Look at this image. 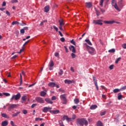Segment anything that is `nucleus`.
<instances>
[{
	"mask_svg": "<svg viewBox=\"0 0 126 126\" xmlns=\"http://www.w3.org/2000/svg\"><path fill=\"white\" fill-rule=\"evenodd\" d=\"M18 24H19V22H17V21H13L12 23V25H18Z\"/></svg>",
	"mask_w": 126,
	"mask_h": 126,
	"instance_id": "473e14b6",
	"label": "nucleus"
},
{
	"mask_svg": "<svg viewBox=\"0 0 126 126\" xmlns=\"http://www.w3.org/2000/svg\"><path fill=\"white\" fill-rule=\"evenodd\" d=\"M21 97V94L20 93H18L16 95H13L11 98L10 100L11 101H12V100H19Z\"/></svg>",
	"mask_w": 126,
	"mask_h": 126,
	"instance_id": "f03ea898",
	"label": "nucleus"
},
{
	"mask_svg": "<svg viewBox=\"0 0 126 126\" xmlns=\"http://www.w3.org/2000/svg\"><path fill=\"white\" fill-rule=\"evenodd\" d=\"M6 14H7L8 16H10V13L7 10L6 11Z\"/></svg>",
	"mask_w": 126,
	"mask_h": 126,
	"instance_id": "603ef678",
	"label": "nucleus"
},
{
	"mask_svg": "<svg viewBox=\"0 0 126 126\" xmlns=\"http://www.w3.org/2000/svg\"><path fill=\"white\" fill-rule=\"evenodd\" d=\"M59 90L60 92H63V93H64V90H63L62 89H60Z\"/></svg>",
	"mask_w": 126,
	"mask_h": 126,
	"instance_id": "0e129e2a",
	"label": "nucleus"
},
{
	"mask_svg": "<svg viewBox=\"0 0 126 126\" xmlns=\"http://www.w3.org/2000/svg\"><path fill=\"white\" fill-rule=\"evenodd\" d=\"M115 52H116V50L114 48L108 51V53H115Z\"/></svg>",
	"mask_w": 126,
	"mask_h": 126,
	"instance_id": "2f4dec72",
	"label": "nucleus"
},
{
	"mask_svg": "<svg viewBox=\"0 0 126 126\" xmlns=\"http://www.w3.org/2000/svg\"><path fill=\"white\" fill-rule=\"evenodd\" d=\"M122 47H123V49H126V44L125 43V44H123Z\"/></svg>",
	"mask_w": 126,
	"mask_h": 126,
	"instance_id": "bf43d9fd",
	"label": "nucleus"
},
{
	"mask_svg": "<svg viewBox=\"0 0 126 126\" xmlns=\"http://www.w3.org/2000/svg\"><path fill=\"white\" fill-rule=\"evenodd\" d=\"M118 4L120 7H123L124 6V5H123V0L119 1Z\"/></svg>",
	"mask_w": 126,
	"mask_h": 126,
	"instance_id": "4be33fe9",
	"label": "nucleus"
},
{
	"mask_svg": "<svg viewBox=\"0 0 126 126\" xmlns=\"http://www.w3.org/2000/svg\"><path fill=\"white\" fill-rule=\"evenodd\" d=\"M109 68L110 69H113L114 68V65H111L110 66H109Z\"/></svg>",
	"mask_w": 126,
	"mask_h": 126,
	"instance_id": "e2e57ef3",
	"label": "nucleus"
},
{
	"mask_svg": "<svg viewBox=\"0 0 126 126\" xmlns=\"http://www.w3.org/2000/svg\"><path fill=\"white\" fill-rule=\"evenodd\" d=\"M63 119L64 120H66L67 122H72V121H73V119L72 118H68L66 115L63 116Z\"/></svg>",
	"mask_w": 126,
	"mask_h": 126,
	"instance_id": "9b49d317",
	"label": "nucleus"
},
{
	"mask_svg": "<svg viewBox=\"0 0 126 126\" xmlns=\"http://www.w3.org/2000/svg\"><path fill=\"white\" fill-rule=\"evenodd\" d=\"M45 100L46 102H47V103H48V104H53V101H52L51 99H50L49 98H45Z\"/></svg>",
	"mask_w": 126,
	"mask_h": 126,
	"instance_id": "dca6fc26",
	"label": "nucleus"
},
{
	"mask_svg": "<svg viewBox=\"0 0 126 126\" xmlns=\"http://www.w3.org/2000/svg\"><path fill=\"white\" fill-rule=\"evenodd\" d=\"M35 100L38 103H40V104H44V103H45V100H44V99H43L42 97H36Z\"/></svg>",
	"mask_w": 126,
	"mask_h": 126,
	"instance_id": "0eeeda50",
	"label": "nucleus"
},
{
	"mask_svg": "<svg viewBox=\"0 0 126 126\" xmlns=\"http://www.w3.org/2000/svg\"><path fill=\"white\" fill-rule=\"evenodd\" d=\"M51 100H57V97L56 96L54 95L52 97Z\"/></svg>",
	"mask_w": 126,
	"mask_h": 126,
	"instance_id": "8fccbe9b",
	"label": "nucleus"
},
{
	"mask_svg": "<svg viewBox=\"0 0 126 126\" xmlns=\"http://www.w3.org/2000/svg\"><path fill=\"white\" fill-rule=\"evenodd\" d=\"M5 5H6V2H5V1H3L2 4V6H5Z\"/></svg>",
	"mask_w": 126,
	"mask_h": 126,
	"instance_id": "052dcab7",
	"label": "nucleus"
},
{
	"mask_svg": "<svg viewBox=\"0 0 126 126\" xmlns=\"http://www.w3.org/2000/svg\"><path fill=\"white\" fill-rule=\"evenodd\" d=\"M71 44H73V45H75V42L74 41V40L73 39H72L71 40Z\"/></svg>",
	"mask_w": 126,
	"mask_h": 126,
	"instance_id": "13d9d810",
	"label": "nucleus"
},
{
	"mask_svg": "<svg viewBox=\"0 0 126 126\" xmlns=\"http://www.w3.org/2000/svg\"><path fill=\"white\" fill-rule=\"evenodd\" d=\"M69 49L70 51H71V52H72V53H76V50H75V48H74V46H73V45H71L69 47Z\"/></svg>",
	"mask_w": 126,
	"mask_h": 126,
	"instance_id": "f8f14e48",
	"label": "nucleus"
},
{
	"mask_svg": "<svg viewBox=\"0 0 126 126\" xmlns=\"http://www.w3.org/2000/svg\"><path fill=\"white\" fill-rule=\"evenodd\" d=\"M85 42H86L90 46H92V43H91L90 40H89V39H86Z\"/></svg>",
	"mask_w": 126,
	"mask_h": 126,
	"instance_id": "c756f323",
	"label": "nucleus"
},
{
	"mask_svg": "<svg viewBox=\"0 0 126 126\" xmlns=\"http://www.w3.org/2000/svg\"><path fill=\"white\" fill-rule=\"evenodd\" d=\"M93 79H94V85L98 91L99 90V87H98V84L97 83V80H96V77L93 76Z\"/></svg>",
	"mask_w": 126,
	"mask_h": 126,
	"instance_id": "9d476101",
	"label": "nucleus"
},
{
	"mask_svg": "<svg viewBox=\"0 0 126 126\" xmlns=\"http://www.w3.org/2000/svg\"><path fill=\"white\" fill-rule=\"evenodd\" d=\"M59 29L61 31H63V28H64V23H63V21L62 19L59 20Z\"/></svg>",
	"mask_w": 126,
	"mask_h": 126,
	"instance_id": "39448f33",
	"label": "nucleus"
},
{
	"mask_svg": "<svg viewBox=\"0 0 126 126\" xmlns=\"http://www.w3.org/2000/svg\"><path fill=\"white\" fill-rule=\"evenodd\" d=\"M40 95H41V96H42V97H45V96H46V95H47V93H46V92H45L44 91H42L40 93Z\"/></svg>",
	"mask_w": 126,
	"mask_h": 126,
	"instance_id": "5701e85b",
	"label": "nucleus"
},
{
	"mask_svg": "<svg viewBox=\"0 0 126 126\" xmlns=\"http://www.w3.org/2000/svg\"><path fill=\"white\" fill-rule=\"evenodd\" d=\"M1 115L3 118H5L6 119H8V118H9L8 116L7 115L5 114V113H1Z\"/></svg>",
	"mask_w": 126,
	"mask_h": 126,
	"instance_id": "bb28decb",
	"label": "nucleus"
},
{
	"mask_svg": "<svg viewBox=\"0 0 126 126\" xmlns=\"http://www.w3.org/2000/svg\"><path fill=\"white\" fill-rule=\"evenodd\" d=\"M105 24H114L115 21H104Z\"/></svg>",
	"mask_w": 126,
	"mask_h": 126,
	"instance_id": "ddd939ff",
	"label": "nucleus"
},
{
	"mask_svg": "<svg viewBox=\"0 0 126 126\" xmlns=\"http://www.w3.org/2000/svg\"><path fill=\"white\" fill-rule=\"evenodd\" d=\"M126 86H125L120 89V91H123L124 90H126Z\"/></svg>",
	"mask_w": 126,
	"mask_h": 126,
	"instance_id": "a19ab883",
	"label": "nucleus"
},
{
	"mask_svg": "<svg viewBox=\"0 0 126 126\" xmlns=\"http://www.w3.org/2000/svg\"><path fill=\"white\" fill-rule=\"evenodd\" d=\"M112 4L113 6H114V8L116 9V10H118V11H121V8H120L117 4V1H116V0H112Z\"/></svg>",
	"mask_w": 126,
	"mask_h": 126,
	"instance_id": "7ed1b4c3",
	"label": "nucleus"
},
{
	"mask_svg": "<svg viewBox=\"0 0 126 126\" xmlns=\"http://www.w3.org/2000/svg\"><path fill=\"white\" fill-rule=\"evenodd\" d=\"M120 91H121V90L119 89H115L113 90L114 93H118V92H120Z\"/></svg>",
	"mask_w": 126,
	"mask_h": 126,
	"instance_id": "7c9ffc66",
	"label": "nucleus"
},
{
	"mask_svg": "<svg viewBox=\"0 0 126 126\" xmlns=\"http://www.w3.org/2000/svg\"><path fill=\"white\" fill-rule=\"evenodd\" d=\"M14 108H16V104H9L8 110L10 111H12V110H13Z\"/></svg>",
	"mask_w": 126,
	"mask_h": 126,
	"instance_id": "6e6552de",
	"label": "nucleus"
},
{
	"mask_svg": "<svg viewBox=\"0 0 126 126\" xmlns=\"http://www.w3.org/2000/svg\"><path fill=\"white\" fill-rule=\"evenodd\" d=\"M63 102V104H66L67 103V100H66V98H65L63 100H62Z\"/></svg>",
	"mask_w": 126,
	"mask_h": 126,
	"instance_id": "37998d69",
	"label": "nucleus"
},
{
	"mask_svg": "<svg viewBox=\"0 0 126 126\" xmlns=\"http://www.w3.org/2000/svg\"><path fill=\"white\" fill-rule=\"evenodd\" d=\"M121 60H122V58L121 57L118 58L115 61V63H119V62H120V61H121Z\"/></svg>",
	"mask_w": 126,
	"mask_h": 126,
	"instance_id": "e433bc0d",
	"label": "nucleus"
},
{
	"mask_svg": "<svg viewBox=\"0 0 126 126\" xmlns=\"http://www.w3.org/2000/svg\"><path fill=\"white\" fill-rule=\"evenodd\" d=\"M55 56L56 57V58H59L60 57V54L59 53L56 52L55 53Z\"/></svg>",
	"mask_w": 126,
	"mask_h": 126,
	"instance_id": "79ce46f5",
	"label": "nucleus"
},
{
	"mask_svg": "<svg viewBox=\"0 0 126 126\" xmlns=\"http://www.w3.org/2000/svg\"><path fill=\"white\" fill-rule=\"evenodd\" d=\"M22 112L24 114V115H26V114H27V110H23L22 111Z\"/></svg>",
	"mask_w": 126,
	"mask_h": 126,
	"instance_id": "3c124183",
	"label": "nucleus"
},
{
	"mask_svg": "<svg viewBox=\"0 0 126 126\" xmlns=\"http://www.w3.org/2000/svg\"><path fill=\"white\" fill-rule=\"evenodd\" d=\"M1 125L2 126H7V125H8V123L7 122V121H5L2 122Z\"/></svg>",
	"mask_w": 126,
	"mask_h": 126,
	"instance_id": "b1692460",
	"label": "nucleus"
},
{
	"mask_svg": "<svg viewBox=\"0 0 126 126\" xmlns=\"http://www.w3.org/2000/svg\"><path fill=\"white\" fill-rule=\"evenodd\" d=\"M50 112L51 114H59V113H60V110H50Z\"/></svg>",
	"mask_w": 126,
	"mask_h": 126,
	"instance_id": "4468645a",
	"label": "nucleus"
},
{
	"mask_svg": "<svg viewBox=\"0 0 126 126\" xmlns=\"http://www.w3.org/2000/svg\"><path fill=\"white\" fill-rule=\"evenodd\" d=\"M71 57L72 59H75V57H76V55L74 54V53H72L71 54Z\"/></svg>",
	"mask_w": 126,
	"mask_h": 126,
	"instance_id": "de8ad7c7",
	"label": "nucleus"
},
{
	"mask_svg": "<svg viewBox=\"0 0 126 126\" xmlns=\"http://www.w3.org/2000/svg\"><path fill=\"white\" fill-rule=\"evenodd\" d=\"M50 110H52V107H44L42 110L43 113H47L49 112Z\"/></svg>",
	"mask_w": 126,
	"mask_h": 126,
	"instance_id": "1a4fd4ad",
	"label": "nucleus"
},
{
	"mask_svg": "<svg viewBox=\"0 0 126 126\" xmlns=\"http://www.w3.org/2000/svg\"><path fill=\"white\" fill-rule=\"evenodd\" d=\"M36 106H37V104H36V103H33V104L32 105V108H35V107H36Z\"/></svg>",
	"mask_w": 126,
	"mask_h": 126,
	"instance_id": "6e6d98bb",
	"label": "nucleus"
},
{
	"mask_svg": "<svg viewBox=\"0 0 126 126\" xmlns=\"http://www.w3.org/2000/svg\"><path fill=\"white\" fill-rule=\"evenodd\" d=\"M103 2H104V0H100V3H99V5H100L101 6H103Z\"/></svg>",
	"mask_w": 126,
	"mask_h": 126,
	"instance_id": "49530a36",
	"label": "nucleus"
},
{
	"mask_svg": "<svg viewBox=\"0 0 126 126\" xmlns=\"http://www.w3.org/2000/svg\"><path fill=\"white\" fill-rule=\"evenodd\" d=\"M103 20H94L93 21V24H94V25H103Z\"/></svg>",
	"mask_w": 126,
	"mask_h": 126,
	"instance_id": "20e7f679",
	"label": "nucleus"
},
{
	"mask_svg": "<svg viewBox=\"0 0 126 126\" xmlns=\"http://www.w3.org/2000/svg\"><path fill=\"white\" fill-rule=\"evenodd\" d=\"M3 95H4L6 97H8L9 96H10V94L7 93H3Z\"/></svg>",
	"mask_w": 126,
	"mask_h": 126,
	"instance_id": "72a5a7b5",
	"label": "nucleus"
},
{
	"mask_svg": "<svg viewBox=\"0 0 126 126\" xmlns=\"http://www.w3.org/2000/svg\"><path fill=\"white\" fill-rule=\"evenodd\" d=\"M28 28L27 27H25L24 29L21 30L20 32H24L25 30H27Z\"/></svg>",
	"mask_w": 126,
	"mask_h": 126,
	"instance_id": "c03bdc74",
	"label": "nucleus"
},
{
	"mask_svg": "<svg viewBox=\"0 0 126 126\" xmlns=\"http://www.w3.org/2000/svg\"><path fill=\"white\" fill-rule=\"evenodd\" d=\"M10 124H11V126H15L14 125V123H13V121H11V122H10Z\"/></svg>",
	"mask_w": 126,
	"mask_h": 126,
	"instance_id": "69168bd1",
	"label": "nucleus"
},
{
	"mask_svg": "<svg viewBox=\"0 0 126 126\" xmlns=\"http://www.w3.org/2000/svg\"><path fill=\"white\" fill-rule=\"evenodd\" d=\"M100 11H101V12H102V13H104V12H105V10L102 8H100Z\"/></svg>",
	"mask_w": 126,
	"mask_h": 126,
	"instance_id": "338daca9",
	"label": "nucleus"
},
{
	"mask_svg": "<svg viewBox=\"0 0 126 126\" xmlns=\"http://www.w3.org/2000/svg\"><path fill=\"white\" fill-rule=\"evenodd\" d=\"M85 45L87 46V48L88 50L89 54H91V55H92V54H94V52H95V49L93 48L92 47L88 46L87 44H86Z\"/></svg>",
	"mask_w": 126,
	"mask_h": 126,
	"instance_id": "423d86ee",
	"label": "nucleus"
},
{
	"mask_svg": "<svg viewBox=\"0 0 126 126\" xmlns=\"http://www.w3.org/2000/svg\"><path fill=\"white\" fill-rule=\"evenodd\" d=\"M64 83H65V84H71V83H72V81L69 80H65Z\"/></svg>",
	"mask_w": 126,
	"mask_h": 126,
	"instance_id": "6ab92c4d",
	"label": "nucleus"
},
{
	"mask_svg": "<svg viewBox=\"0 0 126 126\" xmlns=\"http://www.w3.org/2000/svg\"><path fill=\"white\" fill-rule=\"evenodd\" d=\"M22 100L23 101H26V96L24 95L22 97Z\"/></svg>",
	"mask_w": 126,
	"mask_h": 126,
	"instance_id": "a18cd8bd",
	"label": "nucleus"
},
{
	"mask_svg": "<svg viewBox=\"0 0 126 126\" xmlns=\"http://www.w3.org/2000/svg\"><path fill=\"white\" fill-rule=\"evenodd\" d=\"M53 28L55 29V30H56V31L58 32V30H59V29H58V28L57 27H56V26H53Z\"/></svg>",
	"mask_w": 126,
	"mask_h": 126,
	"instance_id": "5fc2aeb1",
	"label": "nucleus"
},
{
	"mask_svg": "<svg viewBox=\"0 0 126 126\" xmlns=\"http://www.w3.org/2000/svg\"><path fill=\"white\" fill-rule=\"evenodd\" d=\"M50 10V7L48 5L46 6L44 8L45 12H49Z\"/></svg>",
	"mask_w": 126,
	"mask_h": 126,
	"instance_id": "a211bd4d",
	"label": "nucleus"
},
{
	"mask_svg": "<svg viewBox=\"0 0 126 126\" xmlns=\"http://www.w3.org/2000/svg\"><path fill=\"white\" fill-rule=\"evenodd\" d=\"M11 3H16V2H18V0H11Z\"/></svg>",
	"mask_w": 126,
	"mask_h": 126,
	"instance_id": "4c0bfd02",
	"label": "nucleus"
},
{
	"mask_svg": "<svg viewBox=\"0 0 126 126\" xmlns=\"http://www.w3.org/2000/svg\"><path fill=\"white\" fill-rule=\"evenodd\" d=\"M106 111H103V112H101L100 113V116H105V115H106Z\"/></svg>",
	"mask_w": 126,
	"mask_h": 126,
	"instance_id": "58836bf2",
	"label": "nucleus"
},
{
	"mask_svg": "<svg viewBox=\"0 0 126 126\" xmlns=\"http://www.w3.org/2000/svg\"><path fill=\"white\" fill-rule=\"evenodd\" d=\"M20 111H18L16 113H14L12 115V117H17V116H18V115H19V114H20Z\"/></svg>",
	"mask_w": 126,
	"mask_h": 126,
	"instance_id": "a878e982",
	"label": "nucleus"
},
{
	"mask_svg": "<svg viewBox=\"0 0 126 126\" xmlns=\"http://www.w3.org/2000/svg\"><path fill=\"white\" fill-rule=\"evenodd\" d=\"M97 107L96 105H93L90 107V109L91 110H95V109L97 108Z\"/></svg>",
	"mask_w": 126,
	"mask_h": 126,
	"instance_id": "393cba45",
	"label": "nucleus"
},
{
	"mask_svg": "<svg viewBox=\"0 0 126 126\" xmlns=\"http://www.w3.org/2000/svg\"><path fill=\"white\" fill-rule=\"evenodd\" d=\"M23 51H24V48L23 47V49H21L20 50V52H18L19 54H21V53H22V52H23Z\"/></svg>",
	"mask_w": 126,
	"mask_h": 126,
	"instance_id": "4d7b16f0",
	"label": "nucleus"
},
{
	"mask_svg": "<svg viewBox=\"0 0 126 126\" xmlns=\"http://www.w3.org/2000/svg\"><path fill=\"white\" fill-rule=\"evenodd\" d=\"M96 126H103V123L100 121H97Z\"/></svg>",
	"mask_w": 126,
	"mask_h": 126,
	"instance_id": "aec40b11",
	"label": "nucleus"
},
{
	"mask_svg": "<svg viewBox=\"0 0 126 126\" xmlns=\"http://www.w3.org/2000/svg\"><path fill=\"white\" fill-rule=\"evenodd\" d=\"M48 85L50 87H55L56 86V83L54 82H50L48 84Z\"/></svg>",
	"mask_w": 126,
	"mask_h": 126,
	"instance_id": "f3484780",
	"label": "nucleus"
},
{
	"mask_svg": "<svg viewBox=\"0 0 126 126\" xmlns=\"http://www.w3.org/2000/svg\"><path fill=\"white\" fill-rule=\"evenodd\" d=\"M30 40H28L27 42H26L23 45V48H24V47H25V46H26V45H27V44H28V43H29Z\"/></svg>",
	"mask_w": 126,
	"mask_h": 126,
	"instance_id": "ea45409f",
	"label": "nucleus"
},
{
	"mask_svg": "<svg viewBox=\"0 0 126 126\" xmlns=\"http://www.w3.org/2000/svg\"><path fill=\"white\" fill-rule=\"evenodd\" d=\"M86 7H88V8H90L92 6V3L89 2H86Z\"/></svg>",
	"mask_w": 126,
	"mask_h": 126,
	"instance_id": "2eb2a0df",
	"label": "nucleus"
},
{
	"mask_svg": "<svg viewBox=\"0 0 126 126\" xmlns=\"http://www.w3.org/2000/svg\"><path fill=\"white\" fill-rule=\"evenodd\" d=\"M60 41H61V42H64V41H65V39H64V37H62L60 39Z\"/></svg>",
	"mask_w": 126,
	"mask_h": 126,
	"instance_id": "864d4df0",
	"label": "nucleus"
},
{
	"mask_svg": "<svg viewBox=\"0 0 126 126\" xmlns=\"http://www.w3.org/2000/svg\"><path fill=\"white\" fill-rule=\"evenodd\" d=\"M54 65H55V63H54V61H53L52 60H51L49 63L50 67H53Z\"/></svg>",
	"mask_w": 126,
	"mask_h": 126,
	"instance_id": "412c9836",
	"label": "nucleus"
},
{
	"mask_svg": "<svg viewBox=\"0 0 126 126\" xmlns=\"http://www.w3.org/2000/svg\"><path fill=\"white\" fill-rule=\"evenodd\" d=\"M74 102L75 104H78L79 103V99L76 98L74 99Z\"/></svg>",
	"mask_w": 126,
	"mask_h": 126,
	"instance_id": "f704fd0d",
	"label": "nucleus"
},
{
	"mask_svg": "<svg viewBox=\"0 0 126 126\" xmlns=\"http://www.w3.org/2000/svg\"><path fill=\"white\" fill-rule=\"evenodd\" d=\"M60 98H61V100H63V99L66 98V97H65V94L61 95Z\"/></svg>",
	"mask_w": 126,
	"mask_h": 126,
	"instance_id": "cd10ccee",
	"label": "nucleus"
},
{
	"mask_svg": "<svg viewBox=\"0 0 126 126\" xmlns=\"http://www.w3.org/2000/svg\"><path fill=\"white\" fill-rule=\"evenodd\" d=\"M64 48L65 49V52L66 53H68V50L67 49V47H66V46H64Z\"/></svg>",
	"mask_w": 126,
	"mask_h": 126,
	"instance_id": "680f3d73",
	"label": "nucleus"
},
{
	"mask_svg": "<svg viewBox=\"0 0 126 126\" xmlns=\"http://www.w3.org/2000/svg\"><path fill=\"white\" fill-rule=\"evenodd\" d=\"M71 118L73 120H75V119H76V116L74 114H73L72 116V117Z\"/></svg>",
	"mask_w": 126,
	"mask_h": 126,
	"instance_id": "09e8293b",
	"label": "nucleus"
},
{
	"mask_svg": "<svg viewBox=\"0 0 126 126\" xmlns=\"http://www.w3.org/2000/svg\"><path fill=\"white\" fill-rule=\"evenodd\" d=\"M63 69H60L59 72V75H63Z\"/></svg>",
	"mask_w": 126,
	"mask_h": 126,
	"instance_id": "c9c22d12",
	"label": "nucleus"
},
{
	"mask_svg": "<svg viewBox=\"0 0 126 126\" xmlns=\"http://www.w3.org/2000/svg\"><path fill=\"white\" fill-rule=\"evenodd\" d=\"M123 98V95L121 93L118 94V100H121Z\"/></svg>",
	"mask_w": 126,
	"mask_h": 126,
	"instance_id": "c85d7f7f",
	"label": "nucleus"
},
{
	"mask_svg": "<svg viewBox=\"0 0 126 126\" xmlns=\"http://www.w3.org/2000/svg\"><path fill=\"white\" fill-rule=\"evenodd\" d=\"M76 124L78 126H88V122L85 119H77Z\"/></svg>",
	"mask_w": 126,
	"mask_h": 126,
	"instance_id": "f257e3e1",
	"label": "nucleus"
},
{
	"mask_svg": "<svg viewBox=\"0 0 126 126\" xmlns=\"http://www.w3.org/2000/svg\"><path fill=\"white\" fill-rule=\"evenodd\" d=\"M59 124L60 125V126H64L63 122H61V123H60Z\"/></svg>",
	"mask_w": 126,
	"mask_h": 126,
	"instance_id": "774afa93",
	"label": "nucleus"
}]
</instances>
